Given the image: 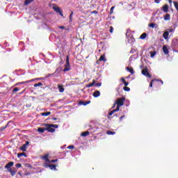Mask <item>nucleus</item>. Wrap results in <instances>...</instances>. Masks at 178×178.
<instances>
[{
	"mask_svg": "<svg viewBox=\"0 0 178 178\" xmlns=\"http://www.w3.org/2000/svg\"><path fill=\"white\" fill-rule=\"evenodd\" d=\"M14 165H15V162L10 161L4 166L5 169H7V170L10 173L11 176H15L16 173H17V170L16 168H10Z\"/></svg>",
	"mask_w": 178,
	"mask_h": 178,
	"instance_id": "nucleus-1",
	"label": "nucleus"
},
{
	"mask_svg": "<svg viewBox=\"0 0 178 178\" xmlns=\"http://www.w3.org/2000/svg\"><path fill=\"white\" fill-rule=\"evenodd\" d=\"M14 165H15V162L10 161L4 166L5 169H7V170L10 173L11 176H15L16 173H17V170L16 168H10Z\"/></svg>",
	"mask_w": 178,
	"mask_h": 178,
	"instance_id": "nucleus-2",
	"label": "nucleus"
},
{
	"mask_svg": "<svg viewBox=\"0 0 178 178\" xmlns=\"http://www.w3.org/2000/svg\"><path fill=\"white\" fill-rule=\"evenodd\" d=\"M45 126V130L46 131H48L49 133H55V129H58L59 126L58 124H44ZM54 127V128H52Z\"/></svg>",
	"mask_w": 178,
	"mask_h": 178,
	"instance_id": "nucleus-3",
	"label": "nucleus"
},
{
	"mask_svg": "<svg viewBox=\"0 0 178 178\" xmlns=\"http://www.w3.org/2000/svg\"><path fill=\"white\" fill-rule=\"evenodd\" d=\"M124 101H126L125 97H122L117 99L115 104H117L116 108H118V111L120 110V106H123V105H124Z\"/></svg>",
	"mask_w": 178,
	"mask_h": 178,
	"instance_id": "nucleus-4",
	"label": "nucleus"
},
{
	"mask_svg": "<svg viewBox=\"0 0 178 178\" xmlns=\"http://www.w3.org/2000/svg\"><path fill=\"white\" fill-rule=\"evenodd\" d=\"M127 37L128 41L130 44H133V42H135L136 39H134V38L133 37V35H130V30H127Z\"/></svg>",
	"mask_w": 178,
	"mask_h": 178,
	"instance_id": "nucleus-5",
	"label": "nucleus"
},
{
	"mask_svg": "<svg viewBox=\"0 0 178 178\" xmlns=\"http://www.w3.org/2000/svg\"><path fill=\"white\" fill-rule=\"evenodd\" d=\"M142 74L143 76H145L146 77H149V79H151L152 77V75L149 74V72L148 71V68H145L142 70Z\"/></svg>",
	"mask_w": 178,
	"mask_h": 178,
	"instance_id": "nucleus-6",
	"label": "nucleus"
},
{
	"mask_svg": "<svg viewBox=\"0 0 178 178\" xmlns=\"http://www.w3.org/2000/svg\"><path fill=\"white\" fill-rule=\"evenodd\" d=\"M53 9L56 13H59V15H60V16L63 17V13H62V11H60V8L58 6H54Z\"/></svg>",
	"mask_w": 178,
	"mask_h": 178,
	"instance_id": "nucleus-7",
	"label": "nucleus"
},
{
	"mask_svg": "<svg viewBox=\"0 0 178 178\" xmlns=\"http://www.w3.org/2000/svg\"><path fill=\"white\" fill-rule=\"evenodd\" d=\"M30 142L26 141L25 144H24L22 147H20L19 149L23 152H26L27 151V145H29Z\"/></svg>",
	"mask_w": 178,
	"mask_h": 178,
	"instance_id": "nucleus-8",
	"label": "nucleus"
},
{
	"mask_svg": "<svg viewBox=\"0 0 178 178\" xmlns=\"http://www.w3.org/2000/svg\"><path fill=\"white\" fill-rule=\"evenodd\" d=\"M154 81H157V83H160L161 86H163V81L161 79H153L150 81L149 87H152Z\"/></svg>",
	"mask_w": 178,
	"mask_h": 178,
	"instance_id": "nucleus-9",
	"label": "nucleus"
},
{
	"mask_svg": "<svg viewBox=\"0 0 178 178\" xmlns=\"http://www.w3.org/2000/svg\"><path fill=\"white\" fill-rule=\"evenodd\" d=\"M49 154H45L44 156H41L40 159L44 161V162H49Z\"/></svg>",
	"mask_w": 178,
	"mask_h": 178,
	"instance_id": "nucleus-10",
	"label": "nucleus"
},
{
	"mask_svg": "<svg viewBox=\"0 0 178 178\" xmlns=\"http://www.w3.org/2000/svg\"><path fill=\"white\" fill-rule=\"evenodd\" d=\"M79 105H83V106H86V105H88L89 104H91V101H87V102H79Z\"/></svg>",
	"mask_w": 178,
	"mask_h": 178,
	"instance_id": "nucleus-11",
	"label": "nucleus"
},
{
	"mask_svg": "<svg viewBox=\"0 0 178 178\" xmlns=\"http://www.w3.org/2000/svg\"><path fill=\"white\" fill-rule=\"evenodd\" d=\"M101 95V92L99 90H96L93 92V97L95 98H98Z\"/></svg>",
	"mask_w": 178,
	"mask_h": 178,
	"instance_id": "nucleus-12",
	"label": "nucleus"
},
{
	"mask_svg": "<svg viewBox=\"0 0 178 178\" xmlns=\"http://www.w3.org/2000/svg\"><path fill=\"white\" fill-rule=\"evenodd\" d=\"M163 12H165V13H168V10H169V6H168V4H165L163 6Z\"/></svg>",
	"mask_w": 178,
	"mask_h": 178,
	"instance_id": "nucleus-13",
	"label": "nucleus"
},
{
	"mask_svg": "<svg viewBox=\"0 0 178 178\" xmlns=\"http://www.w3.org/2000/svg\"><path fill=\"white\" fill-rule=\"evenodd\" d=\"M163 38H165V40H168L169 39V32L165 31L163 34Z\"/></svg>",
	"mask_w": 178,
	"mask_h": 178,
	"instance_id": "nucleus-14",
	"label": "nucleus"
},
{
	"mask_svg": "<svg viewBox=\"0 0 178 178\" xmlns=\"http://www.w3.org/2000/svg\"><path fill=\"white\" fill-rule=\"evenodd\" d=\"M163 51L165 55H168V54H169V50L168 49V47H166V45H164L163 47Z\"/></svg>",
	"mask_w": 178,
	"mask_h": 178,
	"instance_id": "nucleus-15",
	"label": "nucleus"
},
{
	"mask_svg": "<svg viewBox=\"0 0 178 178\" xmlns=\"http://www.w3.org/2000/svg\"><path fill=\"white\" fill-rule=\"evenodd\" d=\"M99 60L100 62H106V58L105 57V54L101 56L100 58H99Z\"/></svg>",
	"mask_w": 178,
	"mask_h": 178,
	"instance_id": "nucleus-16",
	"label": "nucleus"
},
{
	"mask_svg": "<svg viewBox=\"0 0 178 178\" xmlns=\"http://www.w3.org/2000/svg\"><path fill=\"white\" fill-rule=\"evenodd\" d=\"M58 88L59 90V92H63V91H65V88H63V85H58Z\"/></svg>",
	"mask_w": 178,
	"mask_h": 178,
	"instance_id": "nucleus-17",
	"label": "nucleus"
},
{
	"mask_svg": "<svg viewBox=\"0 0 178 178\" xmlns=\"http://www.w3.org/2000/svg\"><path fill=\"white\" fill-rule=\"evenodd\" d=\"M115 112H119V108H116L115 109L111 111V112L108 113L109 116H112V115L114 114Z\"/></svg>",
	"mask_w": 178,
	"mask_h": 178,
	"instance_id": "nucleus-18",
	"label": "nucleus"
},
{
	"mask_svg": "<svg viewBox=\"0 0 178 178\" xmlns=\"http://www.w3.org/2000/svg\"><path fill=\"white\" fill-rule=\"evenodd\" d=\"M22 156H25V158H27V154L24 152L17 154V158H22Z\"/></svg>",
	"mask_w": 178,
	"mask_h": 178,
	"instance_id": "nucleus-19",
	"label": "nucleus"
},
{
	"mask_svg": "<svg viewBox=\"0 0 178 178\" xmlns=\"http://www.w3.org/2000/svg\"><path fill=\"white\" fill-rule=\"evenodd\" d=\"M81 136H82V137H87V136H90V132L88 131L82 132Z\"/></svg>",
	"mask_w": 178,
	"mask_h": 178,
	"instance_id": "nucleus-20",
	"label": "nucleus"
},
{
	"mask_svg": "<svg viewBox=\"0 0 178 178\" xmlns=\"http://www.w3.org/2000/svg\"><path fill=\"white\" fill-rule=\"evenodd\" d=\"M95 80H93V81H92V83H90L86 85V87H87V88H90V87H92V86H95Z\"/></svg>",
	"mask_w": 178,
	"mask_h": 178,
	"instance_id": "nucleus-21",
	"label": "nucleus"
},
{
	"mask_svg": "<svg viewBox=\"0 0 178 178\" xmlns=\"http://www.w3.org/2000/svg\"><path fill=\"white\" fill-rule=\"evenodd\" d=\"M127 72H129L131 74H134V70L132 67H127Z\"/></svg>",
	"mask_w": 178,
	"mask_h": 178,
	"instance_id": "nucleus-22",
	"label": "nucleus"
},
{
	"mask_svg": "<svg viewBox=\"0 0 178 178\" xmlns=\"http://www.w3.org/2000/svg\"><path fill=\"white\" fill-rule=\"evenodd\" d=\"M145 38H147V34L145 33H143L140 36V40H145Z\"/></svg>",
	"mask_w": 178,
	"mask_h": 178,
	"instance_id": "nucleus-23",
	"label": "nucleus"
},
{
	"mask_svg": "<svg viewBox=\"0 0 178 178\" xmlns=\"http://www.w3.org/2000/svg\"><path fill=\"white\" fill-rule=\"evenodd\" d=\"M49 115H51V112L50 111H47V112H44V113H41L42 116H49Z\"/></svg>",
	"mask_w": 178,
	"mask_h": 178,
	"instance_id": "nucleus-24",
	"label": "nucleus"
},
{
	"mask_svg": "<svg viewBox=\"0 0 178 178\" xmlns=\"http://www.w3.org/2000/svg\"><path fill=\"white\" fill-rule=\"evenodd\" d=\"M49 168L51 170H56V165H55V164L50 165Z\"/></svg>",
	"mask_w": 178,
	"mask_h": 178,
	"instance_id": "nucleus-25",
	"label": "nucleus"
},
{
	"mask_svg": "<svg viewBox=\"0 0 178 178\" xmlns=\"http://www.w3.org/2000/svg\"><path fill=\"white\" fill-rule=\"evenodd\" d=\"M106 134H108V136H113L114 134H116V132L112 131H107Z\"/></svg>",
	"mask_w": 178,
	"mask_h": 178,
	"instance_id": "nucleus-26",
	"label": "nucleus"
},
{
	"mask_svg": "<svg viewBox=\"0 0 178 178\" xmlns=\"http://www.w3.org/2000/svg\"><path fill=\"white\" fill-rule=\"evenodd\" d=\"M45 131H47V129H45V128H38V133H44Z\"/></svg>",
	"mask_w": 178,
	"mask_h": 178,
	"instance_id": "nucleus-27",
	"label": "nucleus"
},
{
	"mask_svg": "<svg viewBox=\"0 0 178 178\" xmlns=\"http://www.w3.org/2000/svg\"><path fill=\"white\" fill-rule=\"evenodd\" d=\"M33 1H34V0H25L24 5L26 6H27V5H29V3H31V2H33Z\"/></svg>",
	"mask_w": 178,
	"mask_h": 178,
	"instance_id": "nucleus-28",
	"label": "nucleus"
},
{
	"mask_svg": "<svg viewBox=\"0 0 178 178\" xmlns=\"http://www.w3.org/2000/svg\"><path fill=\"white\" fill-rule=\"evenodd\" d=\"M164 20H170V15L169 14H166L165 16H164Z\"/></svg>",
	"mask_w": 178,
	"mask_h": 178,
	"instance_id": "nucleus-29",
	"label": "nucleus"
},
{
	"mask_svg": "<svg viewBox=\"0 0 178 178\" xmlns=\"http://www.w3.org/2000/svg\"><path fill=\"white\" fill-rule=\"evenodd\" d=\"M149 54H150L151 58H154V56H155V55H156V51H150Z\"/></svg>",
	"mask_w": 178,
	"mask_h": 178,
	"instance_id": "nucleus-30",
	"label": "nucleus"
},
{
	"mask_svg": "<svg viewBox=\"0 0 178 178\" xmlns=\"http://www.w3.org/2000/svg\"><path fill=\"white\" fill-rule=\"evenodd\" d=\"M173 3H174L175 8H176V10L178 12V2L177 1H173Z\"/></svg>",
	"mask_w": 178,
	"mask_h": 178,
	"instance_id": "nucleus-31",
	"label": "nucleus"
},
{
	"mask_svg": "<svg viewBox=\"0 0 178 178\" xmlns=\"http://www.w3.org/2000/svg\"><path fill=\"white\" fill-rule=\"evenodd\" d=\"M9 126V123H8L6 126L0 127L1 131H3V130H5Z\"/></svg>",
	"mask_w": 178,
	"mask_h": 178,
	"instance_id": "nucleus-32",
	"label": "nucleus"
},
{
	"mask_svg": "<svg viewBox=\"0 0 178 178\" xmlns=\"http://www.w3.org/2000/svg\"><path fill=\"white\" fill-rule=\"evenodd\" d=\"M41 86H42V83L41 82L34 84V87H41Z\"/></svg>",
	"mask_w": 178,
	"mask_h": 178,
	"instance_id": "nucleus-33",
	"label": "nucleus"
},
{
	"mask_svg": "<svg viewBox=\"0 0 178 178\" xmlns=\"http://www.w3.org/2000/svg\"><path fill=\"white\" fill-rule=\"evenodd\" d=\"M156 24L151 23L149 24V27H152V29H155Z\"/></svg>",
	"mask_w": 178,
	"mask_h": 178,
	"instance_id": "nucleus-34",
	"label": "nucleus"
},
{
	"mask_svg": "<svg viewBox=\"0 0 178 178\" xmlns=\"http://www.w3.org/2000/svg\"><path fill=\"white\" fill-rule=\"evenodd\" d=\"M73 12L70 15V22H73Z\"/></svg>",
	"mask_w": 178,
	"mask_h": 178,
	"instance_id": "nucleus-35",
	"label": "nucleus"
},
{
	"mask_svg": "<svg viewBox=\"0 0 178 178\" xmlns=\"http://www.w3.org/2000/svg\"><path fill=\"white\" fill-rule=\"evenodd\" d=\"M31 81H33V80L32 79L31 81H24V82H20L19 84H26L27 83H31Z\"/></svg>",
	"mask_w": 178,
	"mask_h": 178,
	"instance_id": "nucleus-36",
	"label": "nucleus"
},
{
	"mask_svg": "<svg viewBox=\"0 0 178 178\" xmlns=\"http://www.w3.org/2000/svg\"><path fill=\"white\" fill-rule=\"evenodd\" d=\"M101 86H102V83H95V87H101Z\"/></svg>",
	"mask_w": 178,
	"mask_h": 178,
	"instance_id": "nucleus-37",
	"label": "nucleus"
},
{
	"mask_svg": "<svg viewBox=\"0 0 178 178\" xmlns=\"http://www.w3.org/2000/svg\"><path fill=\"white\" fill-rule=\"evenodd\" d=\"M60 70H63L60 69ZM69 70H70V67H65V69H63V72H69Z\"/></svg>",
	"mask_w": 178,
	"mask_h": 178,
	"instance_id": "nucleus-38",
	"label": "nucleus"
},
{
	"mask_svg": "<svg viewBox=\"0 0 178 178\" xmlns=\"http://www.w3.org/2000/svg\"><path fill=\"white\" fill-rule=\"evenodd\" d=\"M49 166H51V165H49L47 163H43V167L44 168H49Z\"/></svg>",
	"mask_w": 178,
	"mask_h": 178,
	"instance_id": "nucleus-39",
	"label": "nucleus"
},
{
	"mask_svg": "<svg viewBox=\"0 0 178 178\" xmlns=\"http://www.w3.org/2000/svg\"><path fill=\"white\" fill-rule=\"evenodd\" d=\"M67 148V149H74V145H69Z\"/></svg>",
	"mask_w": 178,
	"mask_h": 178,
	"instance_id": "nucleus-40",
	"label": "nucleus"
},
{
	"mask_svg": "<svg viewBox=\"0 0 178 178\" xmlns=\"http://www.w3.org/2000/svg\"><path fill=\"white\" fill-rule=\"evenodd\" d=\"M56 162H58V159H53V160H51V161H49V163H56Z\"/></svg>",
	"mask_w": 178,
	"mask_h": 178,
	"instance_id": "nucleus-41",
	"label": "nucleus"
},
{
	"mask_svg": "<svg viewBox=\"0 0 178 178\" xmlns=\"http://www.w3.org/2000/svg\"><path fill=\"white\" fill-rule=\"evenodd\" d=\"M15 167H16L17 169H19V168H22V164H21V163H17V164L15 165Z\"/></svg>",
	"mask_w": 178,
	"mask_h": 178,
	"instance_id": "nucleus-42",
	"label": "nucleus"
},
{
	"mask_svg": "<svg viewBox=\"0 0 178 178\" xmlns=\"http://www.w3.org/2000/svg\"><path fill=\"white\" fill-rule=\"evenodd\" d=\"M124 91H130V88L125 86V87H124Z\"/></svg>",
	"mask_w": 178,
	"mask_h": 178,
	"instance_id": "nucleus-43",
	"label": "nucleus"
},
{
	"mask_svg": "<svg viewBox=\"0 0 178 178\" xmlns=\"http://www.w3.org/2000/svg\"><path fill=\"white\" fill-rule=\"evenodd\" d=\"M115 9V6L111 7V10H110V13L111 15H112V13H113V10Z\"/></svg>",
	"mask_w": 178,
	"mask_h": 178,
	"instance_id": "nucleus-44",
	"label": "nucleus"
},
{
	"mask_svg": "<svg viewBox=\"0 0 178 178\" xmlns=\"http://www.w3.org/2000/svg\"><path fill=\"white\" fill-rule=\"evenodd\" d=\"M17 91H19V88H15L13 90V92H17Z\"/></svg>",
	"mask_w": 178,
	"mask_h": 178,
	"instance_id": "nucleus-45",
	"label": "nucleus"
},
{
	"mask_svg": "<svg viewBox=\"0 0 178 178\" xmlns=\"http://www.w3.org/2000/svg\"><path fill=\"white\" fill-rule=\"evenodd\" d=\"M54 74H49L47 76H46V79H48V77H50V76H54Z\"/></svg>",
	"mask_w": 178,
	"mask_h": 178,
	"instance_id": "nucleus-46",
	"label": "nucleus"
},
{
	"mask_svg": "<svg viewBox=\"0 0 178 178\" xmlns=\"http://www.w3.org/2000/svg\"><path fill=\"white\" fill-rule=\"evenodd\" d=\"M110 33H113V27H110Z\"/></svg>",
	"mask_w": 178,
	"mask_h": 178,
	"instance_id": "nucleus-47",
	"label": "nucleus"
},
{
	"mask_svg": "<svg viewBox=\"0 0 178 178\" xmlns=\"http://www.w3.org/2000/svg\"><path fill=\"white\" fill-rule=\"evenodd\" d=\"M121 81H122V83H124L126 81V79H124V78H121Z\"/></svg>",
	"mask_w": 178,
	"mask_h": 178,
	"instance_id": "nucleus-48",
	"label": "nucleus"
},
{
	"mask_svg": "<svg viewBox=\"0 0 178 178\" xmlns=\"http://www.w3.org/2000/svg\"><path fill=\"white\" fill-rule=\"evenodd\" d=\"M155 3H159L161 0H154Z\"/></svg>",
	"mask_w": 178,
	"mask_h": 178,
	"instance_id": "nucleus-49",
	"label": "nucleus"
},
{
	"mask_svg": "<svg viewBox=\"0 0 178 178\" xmlns=\"http://www.w3.org/2000/svg\"><path fill=\"white\" fill-rule=\"evenodd\" d=\"M124 86H125V87H127V86H129V82H124Z\"/></svg>",
	"mask_w": 178,
	"mask_h": 178,
	"instance_id": "nucleus-50",
	"label": "nucleus"
},
{
	"mask_svg": "<svg viewBox=\"0 0 178 178\" xmlns=\"http://www.w3.org/2000/svg\"><path fill=\"white\" fill-rule=\"evenodd\" d=\"M124 118V115H122V116L120 117V122H122V120H123Z\"/></svg>",
	"mask_w": 178,
	"mask_h": 178,
	"instance_id": "nucleus-51",
	"label": "nucleus"
},
{
	"mask_svg": "<svg viewBox=\"0 0 178 178\" xmlns=\"http://www.w3.org/2000/svg\"><path fill=\"white\" fill-rule=\"evenodd\" d=\"M117 104L116 102L114 103L113 106H112V108H115Z\"/></svg>",
	"mask_w": 178,
	"mask_h": 178,
	"instance_id": "nucleus-52",
	"label": "nucleus"
},
{
	"mask_svg": "<svg viewBox=\"0 0 178 178\" xmlns=\"http://www.w3.org/2000/svg\"><path fill=\"white\" fill-rule=\"evenodd\" d=\"M92 13L97 14V13H98L97 12V10H94V11L92 12Z\"/></svg>",
	"mask_w": 178,
	"mask_h": 178,
	"instance_id": "nucleus-53",
	"label": "nucleus"
},
{
	"mask_svg": "<svg viewBox=\"0 0 178 178\" xmlns=\"http://www.w3.org/2000/svg\"><path fill=\"white\" fill-rule=\"evenodd\" d=\"M170 5H172V0H168Z\"/></svg>",
	"mask_w": 178,
	"mask_h": 178,
	"instance_id": "nucleus-54",
	"label": "nucleus"
},
{
	"mask_svg": "<svg viewBox=\"0 0 178 178\" xmlns=\"http://www.w3.org/2000/svg\"><path fill=\"white\" fill-rule=\"evenodd\" d=\"M52 120H58V118H52Z\"/></svg>",
	"mask_w": 178,
	"mask_h": 178,
	"instance_id": "nucleus-55",
	"label": "nucleus"
},
{
	"mask_svg": "<svg viewBox=\"0 0 178 178\" xmlns=\"http://www.w3.org/2000/svg\"><path fill=\"white\" fill-rule=\"evenodd\" d=\"M58 29H65V26H58Z\"/></svg>",
	"mask_w": 178,
	"mask_h": 178,
	"instance_id": "nucleus-56",
	"label": "nucleus"
},
{
	"mask_svg": "<svg viewBox=\"0 0 178 178\" xmlns=\"http://www.w3.org/2000/svg\"><path fill=\"white\" fill-rule=\"evenodd\" d=\"M172 29H170V30H169V32H170V33H172Z\"/></svg>",
	"mask_w": 178,
	"mask_h": 178,
	"instance_id": "nucleus-57",
	"label": "nucleus"
},
{
	"mask_svg": "<svg viewBox=\"0 0 178 178\" xmlns=\"http://www.w3.org/2000/svg\"><path fill=\"white\" fill-rule=\"evenodd\" d=\"M67 60H69V57L68 56L67 57Z\"/></svg>",
	"mask_w": 178,
	"mask_h": 178,
	"instance_id": "nucleus-58",
	"label": "nucleus"
},
{
	"mask_svg": "<svg viewBox=\"0 0 178 178\" xmlns=\"http://www.w3.org/2000/svg\"><path fill=\"white\" fill-rule=\"evenodd\" d=\"M56 72H58V69L55 71V73H56Z\"/></svg>",
	"mask_w": 178,
	"mask_h": 178,
	"instance_id": "nucleus-59",
	"label": "nucleus"
}]
</instances>
